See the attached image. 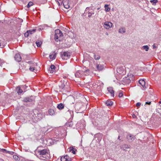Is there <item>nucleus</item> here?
Here are the masks:
<instances>
[{"mask_svg": "<svg viewBox=\"0 0 161 161\" xmlns=\"http://www.w3.org/2000/svg\"><path fill=\"white\" fill-rule=\"evenodd\" d=\"M75 149L73 148V150L71 151L72 153L74 154H75Z\"/></svg>", "mask_w": 161, "mask_h": 161, "instance_id": "nucleus-43", "label": "nucleus"}, {"mask_svg": "<svg viewBox=\"0 0 161 161\" xmlns=\"http://www.w3.org/2000/svg\"><path fill=\"white\" fill-rule=\"evenodd\" d=\"M94 14V13H91V12H89L88 13V17H91L92 16V14Z\"/></svg>", "mask_w": 161, "mask_h": 161, "instance_id": "nucleus-38", "label": "nucleus"}, {"mask_svg": "<svg viewBox=\"0 0 161 161\" xmlns=\"http://www.w3.org/2000/svg\"><path fill=\"white\" fill-rule=\"evenodd\" d=\"M15 160H19V157L16 155H14L13 156Z\"/></svg>", "mask_w": 161, "mask_h": 161, "instance_id": "nucleus-33", "label": "nucleus"}, {"mask_svg": "<svg viewBox=\"0 0 161 161\" xmlns=\"http://www.w3.org/2000/svg\"><path fill=\"white\" fill-rule=\"evenodd\" d=\"M71 53L69 52H64L61 54V56L63 59H67L70 56Z\"/></svg>", "mask_w": 161, "mask_h": 161, "instance_id": "nucleus-5", "label": "nucleus"}, {"mask_svg": "<svg viewBox=\"0 0 161 161\" xmlns=\"http://www.w3.org/2000/svg\"><path fill=\"white\" fill-rule=\"evenodd\" d=\"M61 161H71V159L68 155H65L61 158Z\"/></svg>", "mask_w": 161, "mask_h": 161, "instance_id": "nucleus-8", "label": "nucleus"}, {"mask_svg": "<svg viewBox=\"0 0 161 161\" xmlns=\"http://www.w3.org/2000/svg\"><path fill=\"white\" fill-rule=\"evenodd\" d=\"M132 117L133 118H135L136 117V115H135L134 114L133 115Z\"/></svg>", "mask_w": 161, "mask_h": 161, "instance_id": "nucleus-45", "label": "nucleus"}, {"mask_svg": "<svg viewBox=\"0 0 161 161\" xmlns=\"http://www.w3.org/2000/svg\"><path fill=\"white\" fill-rule=\"evenodd\" d=\"M49 112L51 115H53V114L54 113V111L53 109H50L49 110Z\"/></svg>", "mask_w": 161, "mask_h": 161, "instance_id": "nucleus-32", "label": "nucleus"}, {"mask_svg": "<svg viewBox=\"0 0 161 161\" xmlns=\"http://www.w3.org/2000/svg\"><path fill=\"white\" fill-rule=\"evenodd\" d=\"M0 42H1V41L0 40ZM4 46V45H3L2 42H0V47H1V48H3Z\"/></svg>", "mask_w": 161, "mask_h": 161, "instance_id": "nucleus-41", "label": "nucleus"}, {"mask_svg": "<svg viewBox=\"0 0 161 161\" xmlns=\"http://www.w3.org/2000/svg\"><path fill=\"white\" fill-rule=\"evenodd\" d=\"M142 49H145L146 51H148L149 47L147 45L144 46L142 47Z\"/></svg>", "mask_w": 161, "mask_h": 161, "instance_id": "nucleus-28", "label": "nucleus"}, {"mask_svg": "<svg viewBox=\"0 0 161 161\" xmlns=\"http://www.w3.org/2000/svg\"><path fill=\"white\" fill-rule=\"evenodd\" d=\"M151 104V102H146L145 103V104H148L150 105Z\"/></svg>", "mask_w": 161, "mask_h": 161, "instance_id": "nucleus-42", "label": "nucleus"}, {"mask_svg": "<svg viewBox=\"0 0 161 161\" xmlns=\"http://www.w3.org/2000/svg\"><path fill=\"white\" fill-rule=\"evenodd\" d=\"M106 35H108V33H106Z\"/></svg>", "mask_w": 161, "mask_h": 161, "instance_id": "nucleus-49", "label": "nucleus"}, {"mask_svg": "<svg viewBox=\"0 0 161 161\" xmlns=\"http://www.w3.org/2000/svg\"><path fill=\"white\" fill-rule=\"evenodd\" d=\"M16 90L17 93L19 95L21 94V93L23 92V91L21 89L20 87L19 86L17 87Z\"/></svg>", "mask_w": 161, "mask_h": 161, "instance_id": "nucleus-20", "label": "nucleus"}, {"mask_svg": "<svg viewBox=\"0 0 161 161\" xmlns=\"http://www.w3.org/2000/svg\"><path fill=\"white\" fill-rule=\"evenodd\" d=\"M36 44L37 47H40L42 43V42L41 41H37L36 42Z\"/></svg>", "mask_w": 161, "mask_h": 161, "instance_id": "nucleus-25", "label": "nucleus"}, {"mask_svg": "<svg viewBox=\"0 0 161 161\" xmlns=\"http://www.w3.org/2000/svg\"><path fill=\"white\" fill-rule=\"evenodd\" d=\"M140 105H141V103H137L136 104V105L137 106H139Z\"/></svg>", "mask_w": 161, "mask_h": 161, "instance_id": "nucleus-44", "label": "nucleus"}, {"mask_svg": "<svg viewBox=\"0 0 161 161\" xmlns=\"http://www.w3.org/2000/svg\"><path fill=\"white\" fill-rule=\"evenodd\" d=\"M108 92H109L110 93L111 95V96L113 97H114V91L113 90V89L112 87H109L108 88Z\"/></svg>", "mask_w": 161, "mask_h": 161, "instance_id": "nucleus-17", "label": "nucleus"}, {"mask_svg": "<svg viewBox=\"0 0 161 161\" xmlns=\"http://www.w3.org/2000/svg\"><path fill=\"white\" fill-rule=\"evenodd\" d=\"M126 138L129 142H132L135 139V136L129 134L127 135Z\"/></svg>", "mask_w": 161, "mask_h": 161, "instance_id": "nucleus-11", "label": "nucleus"}, {"mask_svg": "<svg viewBox=\"0 0 161 161\" xmlns=\"http://www.w3.org/2000/svg\"><path fill=\"white\" fill-rule=\"evenodd\" d=\"M131 80L129 76L125 77L123 80V82L126 84H129Z\"/></svg>", "mask_w": 161, "mask_h": 161, "instance_id": "nucleus-9", "label": "nucleus"}, {"mask_svg": "<svg viewBox=\"0 0 161 161\" xmlns=\"http://www.w3.org/2000/svg\"><path fill=\"white\" fill-rule=\"evenodd\" d=\"M0 151L3 152L8 153V152H7L6 150L4 149H1L0 148Z\"/></svg>", "mask_w": 161, "mask_h": 161, "instance_id": "nucleus-36", "label": "nucleus"}, {"mask_svg": "<svg viewBox=\"0 0 161 161\" xmlns=\"http://www.w3.org/2000/svg\"><path fill=\"white\" fill-rule=\"evenodd\" d=\"M14 59L16 61L19 62L21 60V57L19 54L17 53L15 54Z\"/></svg>", "mask_w": 161, "mask_h": 161, "instance_id": "nucleus-12", "label": "nucleus"}, {"mask_svg": "<svg viewBox=\"0 0 161 161\" xmlns=\"http://www.w3.org/2000/svg\"><path fill=\"white\" fill-rule=\"evenodd\" d=\"M36 31V29L32 30H31L28 31H30V32H29V33L31 34H32L33 32H35Z\"/></svg>", "mask_w": 161, "mask_h": 161, "instance_id": "nucleus-34", "label": "nucleus"}, {"mask_svg": "<svg viewBox=\"0 0 161 161\" xmlns=\"http://www.w3.org/2000/svg\"><path fill=\"white\" fill-rule=\"evenodd\" d=\"M153 48H154L156 47L155 46V45L154 44L153 45Z\"/></svg>", "mask_w": 161, "mask_h": 161, "instance_id": "nucleus-47", "label": "nucleus"}, {"mask_svg": "<svg viewBox=\"0 0 161 161\" xmlns=\"http://www.w3.org/2000/svg\"><path fill=\"white\" fill-rule=\"evenodd\" d=\"M113 24L110 22L106 21L104 23L103 26L106 29H108L112 27Z\"/></svg>", "mask_w": 161, "mask_h": 161, "instance_id": "nucleus-6", "label": "nucleus"}, {"mask_svg": "<svg viewBox=\"0 0 161 161\" xmlns=\"http://www.w3.org/2000/svg\"><path fill=\"white\" fill-rule=\"evenodd\" d=\"M73 147H70L68 149L69 152H71V151L73 150Z\"/></svg>", "mask_w": 161, "mask_h": 161, "instance_id": "nucleus-39", "label": "nucleus"}, {"mask_svg": "<svg viewBox=\"0 0 161 161\" xmlns=\"http://www.w3.org/2000/svg\"><path fill=\"white\" fill-rule=\"evenodd\" d=\"M48 71L51 73H53L56 71L55 67L53 65H51L48 69Z\"/></svg>", "mask_w": 161, "mask_h": 161, "instance_id": "nucleus-10", "label": "nucleus"}, {"mask_svg": "<svg viewBox=\"0 0 161 161\" xmlns=\"http://www.w3.org/2000/svg\"><path fill=\"white\" fill-rule=\"evenodd\" d=\"M119 69H117V71L118 72L119 71Z\"/></svg>", "mask_w": 161, "mask_h": 161, "instance_id": "nucleus-50", "label": "nucleus"}, {"mask_svg": "<svg viewBox=\"0 0 161 161\" xmlns=\"http://www.w3.org/2000/svg\"><path fill=\"white\" fill-rule=\"evenodd\" d=\"M159 103H161V101H159Z\"/></svg>", "mask_w": 161, "mask_h": 161, "instance_id": "nucleus-51", "label": "nucleus"}, {"mask_svg": "<svg viewBox=\"0 0 161 161\" xmlns=\"http://www.w3.org/2000/svg\"><path fill=\"white\" fill-rule=\"evenodd\" d=\"M38 153L40 155V158L42 159H43V158L48 159L49 158L50 155L48 153V151L47 149L39 150Z\"/></svg>", "mask_w": 161, "mask_h": 161, "instance_id": "nucleus-1", "label": "nucleus"}, {"mask_svg": "<svg viewBox=\"0 0 161 161\" xmlns=\"http://www.w3.org/2000/svg\"><path fill=\"white\" fill-rule=\"evenodd\" d=\"M130 145L125 144H123L121 147V148L124 150H125L126 149L130 148Z\"/></svg>", "mask_w": 161, "mask_h": 161, "instance_id": "nucleus-15", "label": "nucleus"}, {"mask_svg": "<svg viewBox=\"0 0 161 161\" xmlns=\"http://www.w3.org/2000/svg\"><path fill=\"white\" fill-rule=\"evenodd\" d=\"M150 2L151 3H153V4H154V5H155V4L158 2V0H151Z\"/></svg>", "mask_w": 161, "mask_h": 161, "instance_id": "nucleus-35", "label": "nucleus"}, {"mask_svg": "<svg viewBox=\"0 0 161 161\" xmlns=\"http://www.w3.org/2000/svg\"><path fill=\"white\" fill-rule=\"evenodd\" d=\"M69 85V83L67 82V80H63V82L62 83L60 87L62 89H65L68 88Z\"/></svg>", "mask_w": 161, "mask_h": 161, "instance_id": "nucleus-4", "label": "nucleus"}, {"mask_svg": "<svg viewBox=\"0 0 161 161\" xmlns=\"http://www.w3.org/2000/svg\"><path fill=\"white\" fill-rule=\"evenodd\" d=\"M64 104L62 103H60L58 104L57 107L59 109H62L64 108Z\"/></svg>", "mask_w": 161, "mask_h": 161, "instance_id": "nucleus-23", "label": "nucleus"}, {"mask_svg": "<svg viewBox=\"0 0 161 161\" xmlns=\"http://www.w3.org/2000/svg\"><path fill=\"white\" fill-rule=\"evenodd\" d=\"M104 7H105V10L106 11H107V12L109 11L110 9V8L108 7V6L107 4H106L105 5Z\"/></svg>", "mask_w": 161, "mask_h": 161, "instance_id": "nucleus-27", "label": "nucleus"}, {"mask_svg": "<svg viewBox=\"0 0 161 161\" xmlns=\"http://www.w3.org/2000/svg\"><path fill=\"white\" fill-rule=\"evenodd\" d=\"M88 9H89V8H88V7L86 8V11H87L88 10Z\"/></svg>", "mask_w": 161, "mask_h": 161, "instance_id": "nucleus-46", "label": "nucleus"}, {"mask_svg": "<svg viewBox=\"0 0 161 161\" xmlns=\"http://www.w3.org/2000/svg\"><path fill=\"white\" fill-rule=\"evenodd\" d=\"M140 84L142 86L144 89H145L146 87L145 86V82L143 79L140 80L139 81Z\"/></svg>", "mask_w": 161, "mask_h": 161, "instance_id": "nucleus-13", "label": "nucleus"}, {"mask_svg": "<svg viewBox=\"0 0 161 161\" xmlns=\"http://www.w3.org/2000/svg\"><path fill=\"white\" fill-rule=\"evenodd\" d=\"M94 58L95 60H98L100 58V56L99 55H96L95 54L94 55Z\"/></svg>", "mask_w": 161, "mask_h": 161, "instance_id": "nucleus-29", "label": "nucleus"}, {"mask_svg": "<svg viewBox=\"0 0 161 161\" xmlns=\"http://www.w3.org/2000/svg\"><path fill=\"white\" fill-rule=\"evenodd\" d=\"M30 65L29 70L31 71L36 72V66H37V64L36 63H33L31 61H29L26 62Z\"/></svg>", "mask_w": 161, "mask_h": 161, "instance_id": "nucleus-2", "label": "nucleus"}, {"mask_svg": "<svg viewBox=\"0 0 161 161\" xmlns=\"http://www.w3.org/2000/svg\"><path fill=\"white\" fill-rule=\"evenodd\" d=\"M32 99L29 97L24 98L23 100V101L25 102H32Z\"/></svg>", "mask_w": 161, "mask_h": 161, "instance_id": "nucleus-18", "label": "nucleus"}, {"mask_svg": "<svg viewBox=\"0 0 161 161\" xmlns=\"http://www.w3.org/2000/svg\"><path fill=\"white\" fill-rule=\"evenodd\" d=\"M119 32L120 33L123 34L125 32V29L124 28H121L119 29Z\"/></svg>", "mask_w": 161, "mask_h": 161, "instance_id": "nucleus-24", "label": "nucleus"}, {"mask_svg": "<svg viewBox=\"0 0 161 161\" xmlns=\"http://www.w3.org/2000/svg\"><path fill=\"white\" fill-rule=\"evenodd\" d=\"M33 5V3L32 2H30L27 5V8H29Z\"/></svg>", "mask_w": 161, "mask_h": 161, "instance_id": "nucleus-30", "label": "nucleus"}, {"mask_svg": "<svg viewBox=\"0 0 161 161\" xmlns=\"http://www.w3.org/2000/svg\"><path fill=\"white\" fill-rule=\"evenodd\" d=\"M66 1L63 3V5L65 8L67 9L69 8L70 7L68 1L67 0H66Z\"/></svg>", "mask_w": 161, "mask_h": 161, "instance_id": "nucleus-16", "label": "nucleus"}, {"mask_svg": "<svg viewBox=\"0 0 161 161\" xmlns=\"http://www.w3.org/2000/svg\"><path fill=\"white\" fill-rule=\"evenodd\" d=\"M83 71L78 70L75 73V76L77 78L82 77L83 76Z\"/></svg>", "mask_w": 161, "mask_h": 161, "instance_id": "nucleus-7", "label": "nucleus"}, {"mask_svg": "<svg viewBox=\"0 0 161 161\" xmlns=\"http://www.w3.org/2000/svg\"><path fill=\"white\" fill-rule=\"evenodd\" d=\"M73 125V123L71 122H69L67 123H66L65 125V126L67 128L68 127H71Z\"/></svg>", "mask_w": 161, "mask_h": 161, "instance_id": "nucleus-21", "label": "nucleus"}, {"mask_svg": "<svg viewBox=\"0 0 161 161\" xmlns=\"http://www.w3.org/2000/svg\"><path fill=\"white\" fill-rule=\"evenodd\" d=\"M63 34L62 32L59 29L56 30L55 32V38L56 40L58 39L59 38L62 37Z\"/></svg>", "mask_w": 161, "mask_h": 161, "instance_id": "nucleus-3", "label": "nucleus"}, {"mask_svg": "<svg viewBox=\"0 0 161 161\" xmlns=\"http://www.w3.org/2000/svg\"><path fill=\"white\" fill-rule=\"evenodd\" d=\"M83 75H87L89 74V70L88 69L86 70L85 71H83Z\"/></svg>", "mask_w": 161, "mask_h": 161, "instance_id": "nucleus-26", "label": "nucleus"}, {"mask_svg": "<svg viewBox=\"0 0 161 161\" xmlns=\"http://www.w3.org/2000/svg\"><path fill=\"white\" fill-rule=\"evenodd\" d=\"M96 67L97 70L98 71L102 70L104 69L103 65L98 64H96Z\"/></svg>", "mask_w": 161, "mask_h": 161, "instance_id": "nucleus-14", "label": "nucleus"}, {"mask_svg": "<svg viewBox=\"0 0 161 161\" xmlns=\"http://www.w3.org/2000/svg\"><path fill=\"white\" fill-rule=\"evenodd\" d=\"M99 9V8H97V10H98Z\"/></svg>", "mask_w": 161, "mask_h": 161, "instance_id": "nucleus-52", "label": "nucleus"}, {"mask_svg": "<svg viewBox=\"0 0 161 161\" xmlns=\"http://www.w3.org/2000/svg\"><path fill=\"white\" fill-rule=\"evenodd\" d=\"M106 105L107 106H110L112 105L113 103L110 100H108L105 103Z\"/></svg>", "mask_w": 161, "mask_h": 161, "instance_id": "nucleus-22", "label": "nucleus"}, {"mask_svg": "<svg viewBox=\"0 0 161 161\" xmlns=\"http://www.w3.org/2000/svg\"><path fill=\"white\" fill-rule=\"evenodd\" d=\"M63 0H58V3L59 6L62 5V3H64Z\"/></svg>", "mask_w": 161, "mask_h": 161, "instance_id": "nucleus-31", "label": "nucleus"}, {"mask_svg": "<svg viewBox=\"0 0 161 161\" xmlns=\"http://www.w3.org/2000/svg\"><path fill=\"white\" fill-rule=\"evenodd\" d=\"M123 93L122 92H120L119 93V97H122L123 96Z\"/></svg>", "mask_w": 161, "mask_h": 161, "instance_id": "nucleus-40", "label": "nucleus"}, {"mask_svg": "<svg viewBox=\"0 0 161 161\" xmlns=\"http://www.w3.org/2000/svg\"><path fill=\"white\" fill-rule=\"evenodd\" d=\"M29 32H30V31H27L26 33H25V37H27L29 36Z\"/></svg>", "mask_w": 161, "mask_h": 161, "instance_id": "nucleus-37", "label": "nucleus"}, {"mask_svg": "<svg viewBox=\"0 0 161 161\" xmlns=\"http://www.w3.org/2000/svg\"><path fill=\"white\" fill-rule=\"evenodd\" d=\"M56 53L54 51L52 53H51L49 55V57L50 59H54L56 58Z\"/></svg>", "mask_w": 161, "mask_h": 161, "instance_id": "nucleus-19", "label": "nucleus"}, {"mask_svg": "<svg viewBox=\"0 0 161 161\" xmlns=\"http://www.w3.org/2000/svg\"><path fill=\"white\" fill-rule=\"evenodd\" d=\"M120 137V136H119L118 137V139H119Z\"/></svg>", "mask_w": 161, "mask_h": 161, "instance_id": "nucleus-48", "label": "nucleus"}]
</instances>
